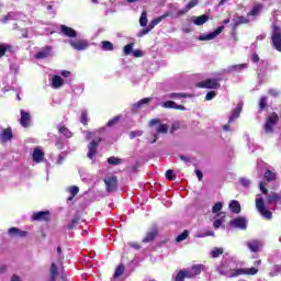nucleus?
Wrapping results in <instances>:
<instances>
[{
	"mask_svg": "<svg viewBox=\"0 0 281 281\" xmlns=\"http://www.w3.org/2000/svg\"><path fill=\"white\" fill-rule=\"evenodd\" d=\"M0 137L2 142H10V138L12 137V128L8 127L3 130Z\"/></svg>",
	"mask_w": 281,
	"mask_h": 281,
	"instance_id": "nucleus-31",
	"label": "nucleus"
},
{
	"mask_svg": "<svg viewBox=\"0 0 281 281\" xmlns=\"http://www.w3.org/2000/svg\"><path fill=\"white\" fill-rule=\"evenodd\" d=\"M117 122H120V116H114L112 120L108 122L106 126H113Z\"/></svg>",
	"mask_w": 281,
	"mask_h": 281,
	"instance_id": "nucleus-59",
	"label": "nucleus"
},
{
	"mask_svg": "<svg viewBox=\"0 0 281 281\" xmlns=\"http://www.w3.org/2000/svg\"><path fill=\"white\" fill-rule=\"evenodd\" d=\"M104 183L109 192H115L117 190V177L112 176L110 178H106L104 180Z\"/></svg>",
	"mask_w": 281,
	"mask_h": 281,
	"instance_id": "nucleus-13",
	"label": "nucleus"
},
{
	"mask_svg": "<svg viewBox=\"0 0 281 281\" xmlns=\"http://www.w3.org/2000/svg\"><path fill=\"white\" fill-rule=\"evenodd\" d=\"M243 69H247V64L233 65L224 69V71L225 74H238Z\"/></svg>",
	"mask_w": 281,
	"mask_h": 281,
	"instance_id": "nucleus-18",
	"label": "nucleus"
},
{
	"mask_svg": "<svg viewBox=\"0 0 281 281\" xmlns=\"http://www.w3.org/2000/svg\"><path fill=\"white\" fill-rule=\"evenodd\" d=\"M100 142H102V138H95L88 145V159H94L95 155L98 154V146H100Z\"/></svg>",
	"mask_w": 281,
	"mask_h": 281,
	"instance_id": "nucleus-8",
	"label": "nucleus"
},
{
	"mask_svg": "<svg viewBox=\"0 0 281 281\" xmlns=\"http://www.w3.org/2000/svg\"><path fill=\"white\" fill-rule=\"evenodd\" d=\"M155 238H157V229H151L146 234L145 238L143 239V243H153Z\"/></svg>",
	"mask_w": 281,
	"mask_h": 281,
	"instance_id": "nucleus-29",
	"label": "nucleus"
},
{
	"mask_svg": "<svg viewBox=\"0 0 281 281\" xmlns=\"http://www.w3.org/2000/svg\"><path fill=\"white\" fill-rule=\"evenodd\" d=\"M164 109H175L176 111H186V106L177 104L175 101H166L160 103Z\"/></svg>",
	"mask_w": 281,
	"mask_h": 281,
	"instance_id": "nucleus-19",
	"label": "nucleus"
},
{
	"mask_svg": "<svg viewBox=\"0 0 281 281\" xmlns=\"http://www.w3.org/2000/svg\"><path fill=\"white\" fill-rule=\"evenodd\" d=\"M81 124H83L85 126H87V124H89V114H88L87 110L81 111Z\"/></svg>",
	"mask_w": 281,
	"mask_h": 281,
	"instance_id": "nucleus-43",
	"label": "nucleus"
},
{
	"mask_svg": "<svg viewBox=\"0 0 281 281\" xmlns=\"http://www.w3.org/2000/svg\"><path fill=\"white\" fill-rule=\"evenodd\" d=\"M47 216H49V212L41 211L33 215V221H47Z\"/></svg>",
	"mask_w": 281,
	"mask_h": 281,
	"instance_id": "nucleus-27",
	"label": "nucleus"
},
{
	"mask_svg": "<svg viewBox=\"0 0 281 281\" xmlns=\"http://www.w3.org/2000/svg\"><path fill=\"white\" fill-rule=\"evenodd\" d=\"M246 245L248 249H250V251L257 252V251H260V247H262V241L258 239H254V240L247 241Z\"/></svg>",
	"mask_w": 281,
	"mask_h": 281,
	"instance_id": "nucleus-20",
	"label": "nucleus"
},
{
	"mask_svg": "<svg viewBox=\"0 0 281 281\" xmlns=\"http://www.w3.org/2000/svg\"><path fill=\"white\" fill-rule=\"evenodd\" d=\"M68 43L72 49H76L77 52H85V49L89 48V42L87 40L70 38Z\"/></svg>",
	"mask_w": 281,
	"mask_h": 281,
	"instance_id": "nucleus-6",
	"label": "nucleus"
},
{
	"mask_svg": "<svg viewBox=\"0 0 281 281\" xmlns=\"http://www.w3.org/2000/svg\"><path fill=\"white\" fill-rule=\"evenodd\" d=\"M148 32H151V29L149 26H147L146 29H143L140 30L138 33H137V36L139 38H142V36H146V34H148Z\"/></svg>",
	"mask_w": 281,
	"mask_h": 281,
	"instance_id": "nucleus-54",
	"label": "nucleus"
},
{
	"mask_svg": "<svg viewBox=\"0 0 281 281\" xmlns=\"http://www.w3.org/2000/svg\"><path fill=\"white\" fill-rule=\"evenodd\" d=\"M268 93H269V95H272V98H278L280 92L278 90H276V89H270L268 91Z\"/></svg>",
	"mask_w": 281,
	"mask_h": 281,
	"instance_id": "nucleus-62",
	"label": "nucleus"
},
{
	"mask_svg": "<svg viewBox=\"0 0 281 281\" xmlns=\"http://www.w3.org/2000/svg\"><path fill=\"white\" fill-rule=\"evenodd\" d=\"M49 56H52V46H46L35 55V58L37 60H43L45 58H49Z\"/></svg>",
	"mask_w": 281,
	"mask_h": 281,
	"instance_id": "nucleus-17",
	"label": "nucleus"
},
{
	"mask_svg": "<svg viewBox=\"0 0 281 281\" xmlns=\"http://www.w3.org/2000/svg\"><path fill=\"white\" fill-rule=\"evenodd\" d=\"M181 161H183L184 164H190V161H192V159H190V157L184 156V155H180L179 156Z\"/></svg>",
	"mask_w": 281,
	"mask_h": 281,
	"instance_id": "nucleus-63",
	"label": "nucleus"
},
{
	"mask_svg": "<svg viewBox=\"0 0 281 281\" xmlns=\"http://www.w3.org/2000/svg\"><path fill=\"white\" fill-rule=\"evenodd\" d=\"M133 43L132 44H127L124 46V54L125 56H130V54H133Z\"/></svg>",
	"mask_w": 281,
	"mask_h": 281,
	"instance_id": "nucleus-50",
	"label": "nucleus"
},
{
	"mask_svg": "<svg viewBox=\"0 0 281 281\" xmlns=\"http://www.w3.org/2000/svg\"><path fill=\"white\" fill-rule=\"evenodd\" d=\"M188 23H193L194 25H205L207 21H210V16L206 14L200 15V16H189L187 19Z\"/></svg>",
	"mask_w": 281,
	"mask_h": 281,
	"instance_id": "nucleus-11",
	"label": "nucleus"
},
{
	"mask_svg": "<svg viewBox=\"0 0 281 281\" xmlns=\"http://www.w3.org/2000/svg\"><path fill=\"white\" fill-rule=\"evenodd\" d=\"M180 273H182L184 278H196L192 269L180 270Z\"/></svg>",
	"mask_w": 281,
	"mask_h": 281,
	"instance_id": "nucleus-42",
	"label": "nucleus"
},
{
	"mask_svg": "<svg viewBox=\"0 0 281 281\" xmlns=\"http://www.w3.org/2000/svg\"><path fill=\"white\" fill-rule=\"evenodd\" d=\"M223 248H213V250L211 251V256L213 258H218V256H223Z\"/></svg>",
	"mask_w": 281,
	"mask_h": 281,
	"instance_id": "nucleus-45",
	"label": "nucleus"
},
{
	"mask_svg": "<svg viewBox=\"0 0 281 281\" xmlns=\"http://www.w3.org/2000/svg\"><path fill=\"white\" fill-rule=\"evenodd\" d=\"M8 234H9V236H15L18 238H25V236H27V232L21 231V229L16 228V227H11L8 231Z\"/></svg>",
	"mask_w": 281,
	"mask_h": 281,
	"instance_id": "nucleus-22",
	"label": "nucleus"
},
{
	"mask_svg": "<svg viewBox=\"0 0 281 281\" xmlns=\"http://www.w3.org/2000/svg\"><path fill=\"white\" fill-rule=\"evenodd\" d=\"M260 265H262V261L257 260L255 261V267L252 268L236 269V261H233L232 259H225L217 268V271L221 273V276H226V278H238V276H256Z\"/></svg>",
	"mask_w": 281,
	"mask_h": 281,
	"instance_id": "nucleus-1",
	"label": "nucleus"
},
{
	"mask_svg": "<svg viewBox=\"0 0 281 281\" xmlns=\"http://www.w3.org/2000/svg\"><path fill=\"white\" fill-rule=\"evenodd\" d=\"M198 87H200L201 89H218V87H221V83L218 82V79H206L199 82Z\"/></svg>",
	"mask_w": 281,
	"mask_h": 281,
	"instance_id": "nucleus-9",
	"label": "nucleus"
},
{
	"mask_svg": "<svg viewBox=\"0 0 281 281\" xmlns=\"http://www.w3.org/2000/svg\"><path fill=\"white\" fill-rule=\"evenodd\" d=\"M205 269V266L203 265H194L191 270L193 271V276H199L201 273V271Z\"/></svg>",
	"mask_w": 281,
	"mask_h": 281,
	"instance_id": "nucleus-39",
	"label": "nucleus"
},
{
	"mask_svg": "<svg viewBox=\"0 0 281 281\" xmlns=\"http://www.w3.org/2000/svg\"><path fill=\"white\" fill-rule=\"evenodd\" d=\"M20 115L21 126H23V128H30V126H32V115L29 112H25V110H21Z\"/></svg>",
	"mask_w": 281,
	"mask_h": 281,
	"instance_id": "nucleus-10",
	"label": "nucleus"
},
{
	"mask_svg": "<svg viewBox=\"0 0 281 281\" xmlns=\"http://www.w3.org/2000/svg\"><path fill=\"white\" fill-rule=\"evenodd\" d=\"M231 226L236 227L237 229H247V218L237 217L231 221Z\"/></svg>",
	"mask_w": 281,
	"mask_h": 281,
	"instance_id": "nucleus-15",
	"label": "nucleus"
},
{
	"mask_svg": "<svg viewBox=\"0 0 281 281\" xmlns=\"http://www.w3.org/2000/svg\"><path fill=\"white\" fill-rule=\"evenodd\" d=\"M58 131H59V133H61V135L64 136V137H71V131H69V128H67V127H65V126H59L58 127Z\"/></svg>",
	"mask_w": 281,
	"mask_h": 281,
	"instance_id": "nucleus-38",
	"label": "nucleus"
},
{
	"mask_svg": "<svg viewBox=\"0 0 281 281\" xmlns=\"http://www.w3.org/2000/svg\"><path fill=\"white\" fill-rule=\"evenodd\" d=\"M240 111H243V105L238 104L237 108L233 111L228 122L232 123L234 120L238 119L240 116Z\"/></svg>",
	"mask_w": 281,
	"mask_h": 281,
	"instance_id": "nucleus-33",
	"label": "nucleus"
},
{
	"mask_svg": "<svg viewBox=\"0 0 281 281\" xmlns=\"http://www.w3.org/2000/svg\"><path fill=\"white\" fill-rule=\"evenodd\" d=\"M101 45L103 52H113V43L109 41H103L101 42Z\"/></svg>",
	"mask_w": 281,
	"mask_h": 281,
	"instance_id": "nucleus-37",
	"label": "nucleus"
},
{
	"mask_svg": "<svg viewBox=\"0 0 281 281\" xmlns=\"http://www.w3.org/2000/svg\"><path fill=\"white\" fill-rule=\"evenodd\" d=\"M214 98H216V92L215 91H210L205 95V100H207V101L214 100Z\"/></svg>",
	"mask_w": 281,
	"mask_h": 281,
	"instance_id": "nucleus-58",
	"label": "nucleus"
},
{
	"mask_svg": "<svg viewBox=\"0 0 281 281\" xmlns=\"http://www.w3.org/2000/svg\"><path fill=\"white\" fill-rule=\"evenodd\" d=\"M8 234H9V236H15L18 238H25V236H27V232L21 231V229L16 228V227H11L8 231Z\"/></svg>",
	"mask_w": 281,
	"mask_h": 281,
	"instance_id": "nucleus-21",
	"label": "nucleus"
},
{
	"mask_svg": "<svg viewBox=\"0 0 281 281\" xmlns=\"http://www.w3.org/2000/svg\"><path fill=\"white\" fill-rule=\"evenodd\" d=\"M76 225H78V220L74 218L71 221V223L68 225V229H74V227H76Z\"/></svg>",
	"mask_w": 281,
	"mask_h": 281,
	"instance_id": "nucleus-64",
	"label": "nucleus"
},
{
	"mask_svg": "<svg viewBox=\"0 0 281 281\" xmlns=\"http://www.w3.org/2000/svg\"><path fill=\"white\" fill-rule=\"evenodd\" d=\"M259 109H267V97H261L259 100Z\"/></svg>",
	"mask_w": 281,
	"mask_h": 281,
	"instance_id": "nucleus-55",
	"label": "nucleus"
},
{
	"mask_svg": "<svg viewBox=\"0 0 281 281\" xmlns=\"http://www.w3.org/2000/svg\"><path fill=\"white\" fill-rule=\"evenodd\" d=\"M186 280V277H183V272H178L177 276H176V279L175 281H184Z\"/></svg>",
	"mask_w": 281,
	"mask_h": 281,
	"instance_id": "nucleus-61",
	"label": "nucleus"
},
{
	"mask_svg": "<svg viewBox=\"0 0 281 281\" xmlns=\"http://www.w3.org/2000/svg\"><path fill=\"white\" fill-rule=\"evenodd\" d=\"M256 209L263 216V218H267L268 221H271L273 217V213L271 211L267 210V206L265 205V199L261 194H257L256 196Z\"/></svg>",
	"mask_w": 281,
	"mask_h": 281,
	"instance_id": "nucleus-3",
	"label": "nucleus"
},
{
	"mask_svg": "<svg viewBox=\"0 0 281 281\" xmlns=\"http://www.w3.org/2000/svg\"><path fill=\"white\" fill-rule=\"evenodd\" d=\"M181 98H187V94L181 92H172L164 97L165 100H181Z\"/></svg>",
	"mask_w": 281,
	"mask_h": 281,
	"instance_id": "nucleus-26",
	"label": "nucleus"
},
{
	"mask_svg": "<svg viewBox=\"0 0 281 281\" xmlns=\"http://www.w3.org/2000/svg\"><path fill=\"white\" fill-rule=\"evenodd\" d=\"M241 23H249V19L245 16H238L235 21L234 27H238V25H241Z\"/></svg>",
	"mask_w": 281,
	"mask_h": 281,
	"instance_id": "nucleus-44",
	"label": "nucleus"
},
{
	"mask_svg": "<svg viewBox=\"0 0 281 281\" xmlns=\"http://www.w3.org/2000/svg\"><path fill=\"white\" fill-rule=\"evenodd\" d=\"M67 158V153L63 151L58 155V158L56 160L57 166L63 165V161Z\"/></svg>",
	"mask_w": 281,
	"mask_h": 281,
	"instance_id": "nucleus-48",
	"label": "nucleus"
},
{
	"mask_svg": "<svg viewBox=\"0 0 281 281\" xmlns=\"http://www.w3.org/2000/svg\"><path fill=\"white\" fill-rule=\"evenodd\" d=\"M195 5H199V0H191L184 8V10L180 11V14H186V12H190L192 8H195Z\"/></svg>",
	"mask_w": 281,
	"mask_h": 281,
	"instance_id": "nucleus-34",
	"label": "nucleus"
},
{
	"mask_svg": "<svg viewBox=\"0 0 281 281\" xmlns=\"http://www.w3.org/2000/svg\"><path fill=\"white\" fill-rule=\"evenodd\" d=\"M68 192L70 195L76 196L78 194V192H80V188L78 187H69L68 188Z\"/></svg>",
	"mask_w": 281,
	"mask_h": 281,
	"instance_id": "nucleus-51",
	"label": "nucleus"
},
{
	"mask_svg": "<svg viewBox=\"0 0 281 281\" xmlns=\"http://www.w3.org/2000/svg\"><path fill=\"white\" fill-rule=\"evenodd\" d=\"M221 225H223V220H215L213 223V226L215 229H218L221 227Z\"/></svg>",
	"mask_w": 281,
	"mask_h": 281,
	"instance_id": "nucleus-60",
	"label": "nucleus"
},
{
	"mask_svg": "<svg viewBox=\"0 0 281 281\" xmlns=\"http://www.w3.org/2000/svg\"><path fill=\"white\" fill-rule=\"evenodd\" d=\"M149 126H156V133L158 135H166V133H168V124H164L161 123V121H159V119H153L149 122Z\"/></svg>",
	"mask_w": 281,
	"mask_h": 281,
	"instance_id": "nucleus-7",
	"label": "nucleus"
},
{
	"mask_svg": "<svg viewBox=\"0 0 281 281\" xmlns=\"http://www.w3.org/2000/svg\"><path fill=\"white\" fill-rule=\"evenodd\" d=\"M229 210H232V212H234V214H240V203H238V201L233 200L229 203Z\"/></svg>",
	"mask_w": 281,
	"mask_h": 281,
	"instance_id": "nucleus-32",
	"label": "nucleus"
},
{
	"mask_svg": "<svg viewBox=\"0 0 281 281\" xmlns=\"http://www.w3.org/2000/svg\"><path fill=\"white\" fill-rule=\"evenodd\" d=\"M261 11H262V4H260V3L254 4L252 9L248 13V18L249 16H258V14H260Z\"/></svg>",
	"mask_w": 281,
	"mask_h": 281,
	"instance_id": "nucleus-30",
	"label": "nucleus"
},
{
	"mask_svg": "<svg viewBox=\"0 0 281 281\" xmlns=\"http://www.w3.org/2000/svg\"><path fill=\"white\" fill-rule=\"evenodd\" d=\"M148 13H146V11L142 12V15L139 18V24L140 27H146V25H148Z\"/></svg>",
	"mask_w": 281,
	"mask_h": 281,
	"instance_id": "nucleus-36",
	"label": "nucleus"
},
{
	"mask_svg": "<svg viewBox=\"0 0 281 281\" xmlns=\"http://www.w3.org/2000/svg\"><path fill=\"white\" fill-rule=\"evenodd\" d=\"M271 41L272 47L281 52V29L278 25H272Z\"/></svg>",
	"mask_w": 281,
	"mask_h": 281,
	"instance_id": "nucleus-5",
	"label": "nucleus"
},
{
	"mask_svg": "<svg viewBox=\"0 0 281 281\" xmlns=\"http://www.w3.org/2000/svg\"><path fill=\"white\" fill-rule=\"evenodd\" d=\"M123 273H124V266H119V267L115 269L114 278H120V276H122Z\"/></svg>",
	"mask_w": 281,
	"mask_h": 281,
	"instance_id": "nucleus-53",
	"label": "nucleus"
},
{
	"mask_svg": "<svg viewBox=\"0 0 281 281\" xmlns=\"http://www.w3.org/2000/svg\"><path fill=\"white\" fill-rule=\"evenodd\" d=\"M223 210V202H217L214 204L212 212L213 214H218Z\"/></svg>",
	"mask_w": 281,
	"mask_h": 281,
	"instance_id": "nucleus-47",
	"label": "nucleus"
},
{
	"mask_svg": "<svg viewBox=\"0 0 281 281\" xmlns=\"http://www.w3.org/2000/svg\"><path fill=\"white\" fill-rule=\"evenodd\" d=\"M10 49L9 45L0 44V58L5 56V53Z\"/></svg>",
	"mask_w": 281,
	"mask_h": 281,
	"instance_id": "nucleus-49",
	"label": "nucleus"
},
{
	"mask_svg": "<svg viewBox=\"0 0 281 281\" xmlns=\"http://www.w3.org/2000/svg\"><path fill=\"white\" fill-rule=\"evenodd\" d=\"M166 177L169 181H173L175 179V171L172 169L167 170Z\"/></svg>",
	"mask_w": 281,
	"mask_h": 281,
	"instance_id": "nucleus-56",
	"label": "nucleus"
},
{
	"mask_svg": "<svg viewBox=\"0 0 281 281\" xmlns=\"http://www.w3.org/2000/svg\"><path fill=\"white\" fill-rule=\"evenodd\" d=\"M59 30H60L61 34H64V36H68V38H76L78 36V33H76V30H74L65 24H61L59 26Z\"/></svg>",
	"mask_w": 281,
	"mask_h": 281,
	"instance_id": "nucleus-16",
	"label": "nucleus"
},
{
	"mask_svg": "<svg viewBox=\"0 0 281 281\" xmlns=\"http://www.w3.org/2000/svg\"><path fill=\"white\" fill-rule=\"evenodd\" d=\"M168 16V13H165L164 15L156 18L154 20L150 21V23L148 24L149 30H154L156 25H159L161 23V21L164 19H166Z\"/></svg>",
	"mask_w": 281,
	"mask_h": 281,
	"instance_id": "nucleus-28",
	"label": "nucleus"
},
{
	"mask_svg": "<svg viewBox=\"0 0 281 281\" xmlns=\"http://www.w3.org/2000/svg\"><path fill=\"white\" fill-rule=\"evenodd\" d=\"M43 157H45V154L43 153V150L35 148L33 150V160L36 161V164H41V161H43Z\"/></svg>",
	"mask_w": 281,
	"mask_h": 281,
	"instance_id": "nucleus-25",
	"label": "nucleus"
},
{
	"mask_svg": "<svg viewBox=\"0 0 281 281\" xmlns=\"http://www.w3.org/2000/svg\"><path fill=\"white\" fill-rule=\"evenodd\" d=\"M189 234L190 233L188 231H184L182 234L178 235L176 238L177 243H183V240L188 238Z\"/></svg>",
	"mask_w": 281,
	"mask_h": 281,
	"instance_id": "nucleus-46",
	"label": "nucleus"
},
{
	"mask_svg": "<svg viewBox=\"0 0 281 281\" xmlns=\"http://www.w3.org/2000/svg\"><path fill=\"white\" fill-rule=\"evenodd\" d=\"M63 85H65V80L61 79L60 76L55 75L52 79V87L53 89H60V87H63Z\"/></svg>",
	"mask_w": 281,
	"mask_h": 281,
	"instance_id": "nucleus-24",
	"label": "nucleus"
},
{
	"mask_svg": "<svg viewBox=\"0 0 281 281\" xmlns=\"http://www.w3.org/2000/svg\"><path fill=\"white\" fill-rule=\"evenodd\" d=\"M148 102H150V98H145L137 101L133 104V111H135L136 109H142V106H144V104H148Z\"/></svg>",
	"mask_w": 281,
	"mask_h": 281,
	"instance_id": "nucleus-35",
	"label": "nucleus"
},
{
	"mask_svg": "<svg viewBox=\"0 0 281 281\" xmlns=\"http://www.w3.org/2000/svg\"><path fill=\"white\" fill-rule=\"evenodd\" d=\"M60 267H63L60 262H53L50 265V277L48 281H56V278H58V276L60 274Z\"/></svg>",
	"mask_w": 281,
	"mask_h": 281,
	"instance_id": "nucleus-14",
	"label": "nucleus"
},
{
	"mask_svg": "<svg viewBox=\"0 0 281 281\" xmlns=\"http://www.w3.org/2000/svg\"><path fill=\"white\" fill-rule=\"evenodd\" d=\"M280 122V116L278 113L273 112L270 116H268L266 124L263 125V130L266 135H271L273 133V128H276V124Z\"/></svg>",
	"mask_w": 281,
	"mask_h": 281,
	"instance_id": "nucleus-4",
	"label": "nucleus"
},
{
	"mask_svg": "<svg viewBox=\"0 0 281 281\" xmlns=\"http://www.w3.org/2000/svg\"><path fill=\"white\" fill-rule=\"evenodd\" d=\"M259 189L262 192V194H265L266 196V203L267 205H276L279 203V205H281V193H276V192H270L269 190H267V183L265 182H260L259 183Z\"/></svg>",
	"mask_w": 281,
	"mask_h": 281,
	"instance_id": "nucleus-2",
	"label": "nucleus"
},
{
	"mask_svg": "<svg viewBox=\"0 0 281 281\" xmlns=\"http://www.w3.org/2000/svg\"><path fill=\"white\" fill-rule=\"evenodd\" d=\"M108 164H110V166H120V164H122V159L112 156L108 158Z\"/></svg>",
	"mask_w": 281,
	"mask_h": 281,
	"instance_id": "nucleus-40",
	"label": "nucleus"
},
{
	"mask_svg": "<svg viewBox=\"0 0 281 281\" xmlns=\"http://www.w3.org/2000/svg\"><path fill=\"white\" fill-rule=\"evenodd\" d=\"M240 183H241V186H244V188H249V186H251V180H249L247 178H241Z\"/></svg>",
	"mask_w": 281,
	"mask_h": 281,
	"instance_id": "nucleus-57",
	"label": "nucleus"
},
{
	"mask_svg": "<svg viewBox=\"0 0 281 281\" xmlns=\"http://www.w3.org/2000/svg\"><path fill=\"white\" fill-rule=\"evenodd\" d=\"M223 30H225V26H220L212 33L200 35L199 41H214V38H216V36H218Z\"/></svg>",
	"mask_w": 281,
	"mask_h": 281,
	"instance_id": "nucleus-12",
	"label": "nucleus"
},
{
	"mask_svg": "<svg viewBox=\"0 0 281 281\" xmlns=\"http://www.w3.org/2000/svg\"><path fill=\"white\" fill-rule=\"evenodd\" d=\"M142 135H144L143 131H133L130 133L131 139H135V137H142Z\"/></svg>",
	"mask_w": 281,
	"mask_h": 281,
	"instance_id": "nucleus-52",
	"label": "nucleus"
},
{
	"mask_svg": "<svg viewBox=\"0 0 281 281\" xmlns=\"http://www.w3.org/2000/svg\"><path fill=\"white\" fill-rule=\"evenodd\" d=\"M265 179H266V181H276V172H273L271 170H267L265 172Z\"/></svg>",
	"mask_w": 281,
	"mask_h": 281,
	"instance_id": "nucleus-41",
	"label": "nucleus"
},
{
	"mask_svg": "<svg viewBox=\"0 0 281 281\" xmlns=\"http://www.w3.org/2000/svg\"><path fill=\"white\" fill-rule=\"evenodd\" d=\"M19 19H21V13L9 12L0 20V23H8V21H16Z\"/></svg>",
	"mask_w": 281,
	"mask_h": 281,
	"instance_id": "nucleus-23",
	"label": "nucleus"
}]
</instances>
